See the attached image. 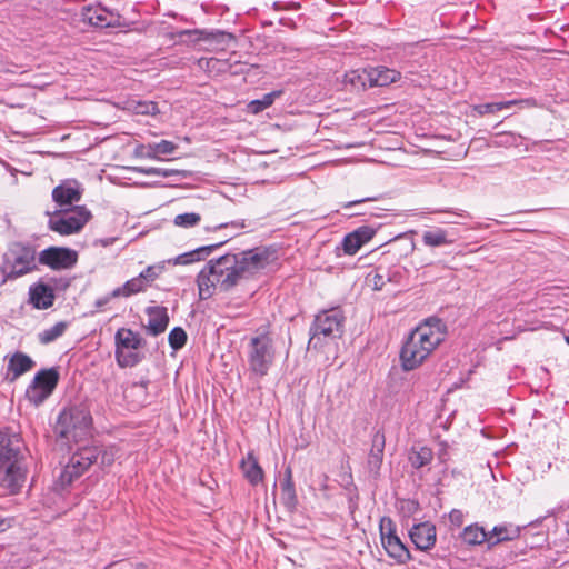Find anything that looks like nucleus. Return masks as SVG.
Wrapping results in <instances>:
<instances>
[{
	"instance_id": "obj_1",
	"label": "nucleus",
	"mask_w": 569,
	"mask_h": 569,
	"mask_svg": "<svg viewBox=\"0 0 569 569\" xmlns=\"http://www.w3.org/2000/svg\"><path fill=\"white\" fill-rule=\"evenodd\" d=\"M447 326L436 317L426 319L406 338L400 350V363L405 371L419 368L446 339Z\"/></svg>"
},
{
	"instance_id": "obj_2",
	"label": "nucleus",
	"mask_w": 569,
	"mask_h": 569,
	"mask_svg": "<svg viewBox=\"0 0 569 569\" xmlns=\"http://www.w3.org/2000/svg\"><path fill=\"white\" fill-rule=\"evenodd\" d=\"M277 357L270 326L258 328L247 345V361L250 372L259 378L267 376Z\"/></svg>"
},
{
	"instance_id": "obj_3",
	"label": "nucleus",
	"mask_w": 569,
	"mask_h": 569,
	"mask_svg": "<svg viewBox=\"0 0 569 569\" xmlns=\"http://www.w3.org/2000/svg\"><path fill=\"white\" fill-rule=\"evenodd\" d=\"M22 441L17 435L9 436L0 431V472L4 471L3 481L14 490L22 486L26 479V466L21 452Z\"/></svg>"
},
{
	"instance_id": "obj_4",
	"label": "nucleus",
	"mask_w": 569,
	"mask_h": 569,
	"mask_svg": "<svg viewBox=\"0 0 569 569\" xmlns=\"http://www.w3.org/2000/svg\"><path fill=\"white\" fill-rule=\"evenodd\" d=\"M345 319L340 308L319 312L310 327L308 349L321 350L330 341L340 338L343 332Z\"/></svg>"
},
{
	"instance_id": "obj_5",
	"label": "nucleus",
	"mask_w": 569,
	"mask_h": 569,
	"mask_svg": "<svg viewBox=\"0 0 569 569\" xmlns=\"http://www.w3.org/2000/svg\"><path fill=\"white\" fill-rule=\"evenodd\" d=\"M48 229L60 236L79 233L91 219V212L86 206H76L74 209L47 210Z\"/></svg>"
},
{
	"instance_id": "obj_6",
	"label": "nucleus",
	"mask_w": 569,
	"mask_h": 569,
	"mask_svg": "<svg viewBox=\"0 0 569 569\" xmlns=\"http://www.w3.org/2000/svg\"><path fill=\"white\" fill-rule=\"evenodd\" d=\"M92 418L89 410L81 406L64 408L58 416L56 432L64 439H77L86 435Z\"/></svg>"
},
{
	"instance_id": "obj_7",
	"label": "nucleus",
	"mask_w": 569,
	"mask_h": 569,
	"mask_svg": "<svg viewBox=\"0 0 569 569\" xmlns=\"http://www.w3.org/2000/svg\"><path fill=\"white\" fill-rule=\"evenodd\" d=\"M143 339L129 328H119L114 335V357L120 368H131L138 365L143 356L139 349Z\"/></svg>"
},
{
	"instance_id": "obj_8",
	"label": "nucleus",
	"mask_w": 569,
	"mask_h": 569,
	"mask_svg": "<svg viewBox=\"0 0 569 569\" xmlns=\"http://www.w3.org/2000/svg\"><path fill=\"white\" fill-rule=\"evenodd\" d=\"M101 449L97 446L79 448L69 459L62 469L59 481L62 487L69 486L72 481L83 475L89 467L97 462Z\"/></svg>"
},
{
	"instance_id": "obj_9",
	"label": "nucleus",
	"mask_w": 569,
	"mask_h": 569,
	"mask_svg": "<svg viewBox=\"0 0 569 569\" xmlns=\"http://www.w3.org/2000/svg\"><path fill=\"white\" fill-rule=\"evenodd\" d=\"M7 277L10 279L19 278L33 271L36 264V250L32 246L22 242H16L6 254Z\"/></svg>"
},
{
	"instance_id": "obj_10",
	"label": "nucleus",
	"mask_w": 569,
	"mask_h": 569,
	"mask_svg": "<svg viewBox=\"0 0 569 569\" xmlns=\"http://www.w3.org/2000/svg\"><path fill=\"white\" fill-rule=\"evenodd\" d=\"M59 381V372L56 368L41 369L36 373L26 390L27 399L34 406L41 405L51 396Z\"/></svg>"
},
{
	"instance_id": "obj_11",
	"label": "nucleus",
	"mask_w": 569,
	"mask_h": 569,
	"mask_svg": "<svg viewBox=\"0 0 569 569\" xmlns=\"http://www.w3.org/2000/svg\"><path fill=\"white\" fill-rule=\"evenodd\" d=\"M210 262L213 266L214 281L222 291H229L243 279L236 254L228 253Z\"/></svg>"
},
{
	"instance_id": "obj_12",
	"label": "nucleus",
	"mask_w": 569,
	"mask_h": 569,
	"mask_svg": "<svg viewBox=\"0 0 569 569\" xmlns=\"http://www.w3.org/2000/svg\"><path fill=\"white\" fill-rule=\"evenodd\" d=\"M276 251L270 247H257L236 254L243 278L252 277L268 267Z\"/></svg>"
},
{
	"instance_id": "obj_13",
	"label": "nucleus",
	"mask_w": 569,
	"mask_h": 569,
	"mask_svg": "<svg viewBox=\"0 0 569 569\" xmlns=\"http://www.w3.org/2000/svg\"><path fill=\"white\" fill-rule=\"evenodd\" d=\"M381 543L390 558L398 563H406L410 560V553L400 538L396 535L393 521L389 517H383L379 525Z\"/></svg>"
},
{
	"instance_id": "obj_14",
	"label": "nucleus",
	"mask_w": 569,
	"mask_h": 569,
	"mask_svg": "<svg viewBox=\"0 0 569 569\" xmlns=\"http://www.w3.org/2000/svg\"><path fill=\"white\" fill-rule=\"evenodd\" d=\"M83 191L84 189L78 180H61L51 192L54 209H74L76 206H79Z\"/></svg>"
},
{
	"instance_id": "obj_15",
	"label": "nucleus",
	"mask_w": 569,
	"mask_h": 569,
	"mask_svg": "<svg viewBox=\"0 0 569 569\" xmlns=\"http://www.w3.org/2000/svg\"><path fill=\"white\" fill-rule=\"evenodd\" d=\"M38 261L52 270H67L76 266L78 252L66 247H49L39 253Z\"/></svg>"
},
{
	"instance_id": "obj_16",
	"label": "nucleus",
	"mask_w": 569,
	"mask_h": 569,
	"mask_svg": "<svg viewBox=\"0 0 569 569\" xmlns=\"http://www.w3.org/2000/svg\"><path fill=\"white\" fill-rule=\"evenodd\" d=\"M118 16L101 6H89L82 9L81 19L94 28L116 27Z\"/></svg>"
},
{
	"instance_id": "obj_17",
	"label": "nucleus",
	"mask_w": 569,
	"mask_h": 569,
	"mask_svg": "<svg viewBox=\"0 0 569 569\" xmlns=\"http://www.w3.org/2000/svg\"><path fill=\"white\" fill-rule=\"evenodd\" d=\"M386 447V437L383 431L377 430L371 439V448L368 453L367 468L369 473L376 479L380 473Z\"/></svg>"
},
{
	"instance_id": "obj_18",
	"label": "nucleus",
	"mask_w": 569,
	"mask_h": 569,
	"mask_svg": "<svg viewBox=\"0 0 569 569\" xmlns=\"http://www.w3.org/2000/svg\"><path fill=\"white\" fill-rule=\"evenodd\" d=\"M409 536L417 549L429 550L436 543V527L428 521L418 523L410 529Z\"/></svg>"
},
{
	"instance_id": "obj_19",
	"label": "nucleus",
	"mask_w": 569,
	"mask_h": 569,
	"mask_svg": "<svg viewBox=\"0 0 569 569\" xmlns=\"http://www.w3.org/2000/svg\"><path fill=\"white\" fill-rule=\"evenodd\" d=\"M148 316L147 332L157 337L164 332L169 325L168 309L163 306L148 307L146 309Z\"/></svg>"
},
{
	"instance_id": "obj_20",
	"label": "nucleus",
	"mask_w": 569,
	"mask_h": 569,
	"mask_svg": "<svg viewBox=\"0 0 569 569\" xmlns=\"http://www.w3.org/2000/svg\"><path fill=\"white\" fill-rule=\"evenodd\" d=\"M29 301L36 309H48L53 305V289L46 283L38 282L29 288Z\"/></svg>"
},
{
	"instance_id": "obj_21",
	"label": "nucleus",
	"mask_w": 569,
	"mask_h": 569,
	"mask_svg": "<svg viewBox=\"0 0 569 569\" xmlns=\"http://www.w3.org/2000/svg\"><path fill=\"white\" fill-rule=\"evenodd\" d=\"M224 241L216 243V244H209V246H202L199 248H196L191 251L184 252L182 254L177 256L173 259L167 260L168 263L172 264H190L193 262L202 261L208 256H210L216 249L220 248Z\"/></svg>"
},
{
	"instance_id": "obj_22",
	"label": "nucleus",
	"mask_w": 569,
	"mask_h": 569,
	"mask_svg": "<svg viewBox=\"0 0 569 569\" xmlns=\"http://www.w3.org/2000/svg\"><path fill=\"white\" fill-rule=\"evenodd\" d=\"M521 527L513 523H500L495 526L490 531L489 548L506 541H512L520 536Z\"/></svg>"
},
{
	"instance_id": "obj_23",
	"label": "nucleus",
	"mask_w": 569,
	"mask_h": 569,
	"mask_svg": "<svg viewBox=\"0 0 569 569\" xmlns=\"http://www.w3.org/2000/svg\"><path fill=\"white\" fill-rule=\"evenodd\" d=\"M244 478L251 486H257L263 480L264 472L252 452H248L240 462Z\"/></svg>"
},
{
	"instance_id": "obj_24",
	"label": "nucleus",
	"mask_w": 569,
	"mask_h": 569,
	"mask_svg": "<svg viewBox=\"0 0 569 569\" xmlns=\"http://www.w3.org/2000/svg\"><path fill=\"white\" fill-rule=\"evenodd\" d=\"M421 241L428 248H439L451 246L455 242V239L450 237V232L448 230L435 227L422 232Z\"/></svg>"
},
{
	"instance_id": "obj_25",
	"label": "nucleus",
	"mask_w": 569,
	"mask_h": 569,
	"mask_svg": "<svg viewBox=\"0 0 569 569\" xmlns=\"http://www.w3.org/2000/svg\"><path fill=\"white\" fill-rule=\"evenodd\" d=\"M34 361L28 355L17 351L12 355L8 362V376L11 381L16 380L23 373L30 371L34 367Z\"/></svg>"
},
{
	"instance_id": "obj_26",
	"label": "nucleus",
	"mask_w": 569,
	"mask_h": 569,
	"mask_svg": "<svg viewBox=\"0 0 569 569\" xmlns=\"http://www.w3.org/2000/svg\"><path fill=\"white\" fill-rule=\"evenodd\" d=\"M280 499L288 511L292 512L297 509L298 497L296 493V488L292 480V471L290 468H287L284 471V479L281 483Z\"/></svg>"
},
{
	"instance_id": "obj_27",
	"label": "nucleus",
	"mask_w": 569,
	"mask_h": 569,
	"mask_svg": "<svg viewBox=\"0 0 569 569\" xmlns=\"http://www.w3.org/2000/svg\"><path fill=\"white\" fill-rule=\"evenodd\" d=\"M213 266L209 261L203 269L198 273L197 284L199 289V296L201 299L210 298L216 287H219V283H216L213 276Z\"/></svg>"
},
{
	"instance_id": "obj_28",
	"label": "nucleus",
	"mask_w": 569,
	"mask_h": 569,
	"mask_svg": "<svg viewBox=\"0 0 569 569\" xmlns=\"http://www.w3.org/2000/svg\"><path fill=\"white\" fill-rule=\"evenodd\" d=\"M148 380H142L139 382H132L129 385L123 393L124 398L132 402V407L134 409L144 406L148 401Z\"/></svg>"
},
{
	"instance_id": "obj_29",
	"label": "nucleus",
	"mask_w": 569,
	"mask_h": 569,
	"mask_svg": "<svg viewBox=\"0 0 569 569\" xmlns=\"http://www.w3.org/2000/svg\"><path fill=\"white\" fill-rule=\"evenodd\" d=\"M401 74L395 69L377 67L369 73L370 86L385 87L400 80Z\"/></svg>"
},
{
	"instance_id": "obj_30",
	"label": "nucleus",
	"mask_w": 569,
	"mask_h": 569,
	"mask_svg": "<svg viewBox=\"0 0 569 569\" xmlns=\"http://www.w3.org/2000/svg\"><path fill=\"white\" fill-rule=\"evenodd\" d=\"M433 451L431 448L421 445H413L408 453V460L413 469H420L431 463Z\"/></svg>"
},
{
	"instance_id": "obj_31",
	"label": "nucleus",
	"mask_w": 569,
	"mask_h": 569,
	"mask_svg": "<svg viewBox=\"0 0 569 569\" xmlns=\"http://www.w3.org/2000/svg\"><path fill=\"white\" fill-rule=\"evenodd\" d=\"M461 537L462 540L470 546H477L483 542H487L489 545L490 540L489 531L485 530V528L479 526L478 523L467 526L463 529Z\"/></svg>"
},
{
	"instance_id": "obj_32",
	"label": "nucleus",
	"mask_w": 569,
	"mask_h": 569,
	"mask_svg": "<svg viewBox=\"0 0 569 569\" xmlns=\"http://www.w3.org/2000/svg\"><path fill=\"white\" fill-rule=\"evenodd\" d=\"M141 154L149 159H157L159 154H171L177 146L168 140H161L157 143H149L147 146H140Z\"/></svg>"
},
{
	"instance_id": "obj_33",
	"label": "nucleus",
	"mask_w": 569,
	"mask_h": 569,
	"mask_svg": "<svg viewBox=\"0 0 569 569\" xmlns=\"http://www.w3.org/2000/svg\"><path fill=\"white\" fill-rule=\"evenodd\" d=\"M148 286L141 278V276H137L128 281H126L122 286L112 290V296H121L128 298L132 295H137L146 291Z\"/></svg>"
},
{
	"instance_id": "obj_34",
	"label": "nucleus",
	"mask_w": 569,
	"mask_h": 569,
	"mask_svg": "<svg viewBox=\"0 0 569 569\" xmlns=\"http://www.w3.org/2000/svg\"><path fill=\"white\" fill-rule=\"evenodd\" d=\"M282 94L281 90H274L269 93L263 94L261 99L252 100L248 103L247 109L248 112L252 114H258L269 108L276 100Z\"/></svg>"
},
{
	"instance_id": "obj_35",
	"label": "nucleus",
	"mask_w": 569,
	"mask_h": 569,
	"mask_svg": "<svg viewBox=\"0 0 569 569\" xmlns=\"http://www.w3.org/2000/svg\"><path fill=\"white\" fill-rule=\"evenodd\" d=\"M67 329L66 322H57L52 327L39 333V341L43 345L50 343L61 337Z\"/></svg>"
},
{
	"instance_id": "obj_36",
	"label": "nucleus",
	"mask_w": 569,
	"mask_h": 569,
	"mask_svg": "<svg viewBox=\"0 0 569 569\" xmlns=\"http://www.w3.org/2000/svg\"><path fill=\"white\" fill-rule=\"evenodd\" d=\"M167 263V261H161L157 264L148 266L139 273L148 287H150V284L160 277L164 271Z\"/></svg>"
},
{
	"instance_id": "obj_37",
	"label": "nucleus",
	"mask_w": 569,
	"mask_h": 569,
	"mask_svg": "<svg viewBox=\"0 0 569 569\" xmlns=\"http://www.w3.org/2000/svg\"><path fill=\"white\" fill-rule=\"evenodd\" d=\"M201 221V216L197 212H184L174 217L173 223L180 228H193Z\"/></svg>"
},
{
	"instance_id": "obj_38",
	"label": "nucleus",
	"mask_w": 569,
	"mask_h": 569,
	"mask_svg": "<svg viewBox=\"0 0 569 569\" xmlns=\"http://www.w3.org/2000/svg\"><path fill=\"white\" fill-rule=\"evenodd\" d=\"M137 172L144 176H157V177H172V176H181V171L177 169H166V168H157V167H139L136 169Z\"/></svg>"
},
{
	"instance_id": "obj_39",
	"label": "nucleus",
	"mask_w": 569,
	"mask_h": 569,
	"mask_svg": "<svg viewBox=\"0 0 569 569\" xmlns=\"http://www.w3.org/2000/svg\"><path fill=\"white\" fill-rule=\"evenodd\" d=\"M168 341L173 350L181 349L187 342V333L181 327H174L168 336Z\"/></svg>"
},
{
	"instance_id": "obj_40",
	"label": "nucleus",
	"mask_w": 569,
	"mask_h": 569,
	"mask_svg": "<svg viewBox=\"0 0 569 569\" xmlns=\"http://www.w3.org/2000/svg\"><path fill=\"white\" fill-rule=\"evenodd\" d=\"M361 247L362 246L359 242V240H357L356 237H353V234L351 232L347 233L343 237L342 242H341V248H342L343 252L348 256L356 254L360 250Z\"/></svg>"
},
{
	"instance_id": "obj_41",
	"label": "nucleus",
	"mask_w": 569,
	"mask_h": 569,
	"mask_svg": "<svg viewBox=\"0 0 569 569\" xmlns=\"http://www.w3.org/2000/svg\"><path fill=\"white\" fill-rule=\"evenodd\" d=\"M377 230L371 226H361L353 230L351 233L356 237L361 246L368 243L376 234Z\"/></svg>"
},
{
	"instance_id": "obj_42",
	"label": "nucleus",
	"mask_w": 569,
	"mask_h": 569,
	"mask_svg": "<svg viewBox=\"0 0 569 569\" xmlns=\"http://www.w3.org/2000/svg\"><path fill=\"white\" fill-rule=\"evenodd\" d=\"M203 63H204V67L209 71H212V70L226 71L227 68L229 67L227 61H221V60H219L217 58L201 59L200 60V66L203 67Z\"/></svg>"
},
{
	"instance_id": "obj_43",
	"label": "nucleus",
	"mask_w": 569,
	"mask_h": 569,
	"mask_svg": "<svg viewBox=\"0 0 569 569\" xmlns=\"http://www.w3.org/2000/svg\"><path fill=\"white\" fill-rule=\"evenodd\" d=\"M247 228V223H246V220H234V221H230V222H223V223H219L214 227H208L207 228V231H218L220 229H224V228Z\"/></svg>"
},
{
	"instance_id": "obj_44",
	"label": "nucleus",
	"mask_w": 569,
	"mask_h": 569,
	"mask_svg": "<svg viewBox=\"0 0 569 569\" xmlns=\"http://www.w3.org/2000/svg\"><path fill=\"white\" fill-rule=\"evenodd\" d=\"M475 109L479 114H488V113L498 112L499 106L497 102H489V103H482V104L476 106Z\"/></svg>"
},
{
	"instance_id": "obj_45",
	"label": "nucleus",
	"mask_w": 569,
	"mask_h": 569,
	"mask_svg": "<svg viewBox=\"0 0 569 569\" xmlns=\"http://www.w3.org/2000/svg\"><path fill=\"white\" fill-rule=\"evenodd\" d=\"M449 520L452 525L460 527L463 523V513L461 510L453 509L449 513Z\"/></svg>"
},
{
	"instance_id": "obj_46",
	"label": "nucleus",
	"mask_w": 569,
	"mask_h": 569,
	"mask_svg": "<svg viewBox=\"0 0 569 569\" xmlns=\"http://www.w3.org/2000/svg\"><path fill=\"white\" fill-rule=\"evenodd\" d=\"M120 296H112V291L103 297H100L96 300L94 306L98 310H103L104 307L111 301L113 298H119Z\"/></svg>"
},
{
	"instance_id": "obj_47",
	"label": "nucleus",
	"mask_w": 569,
	"mask_h": 569,
	"mask_svg": "<svg viewBox=\"0 0 569 569\" xmlns=\"http://www.w3.org/2000/svg\"><path fill=\"white\" fill-rule=\"evenodd\" d=\"M521 108H535L537 107V100L535 98L518 99V104Z\"/></svg>"
},
{
	"instance_id": "obj_48",
	"label": "nucleus",
	"mask_w": 569,
	"mask_h": 569,
	"mask_svg": "<svg viewBox=\"0 0 569 569\" xmlns=\"http://www.w3.org/2000/svg\"><path fill=\"white\" fill-rule=\"evenodd\" d=\"M377 200V198L375 197H367V198H362V199H358V200H353V201H349V202H346L342 204L343 208H351L356 204H359V203H363V202H367V201H375Z\"/></svg>"
},
{
	"instance_id": "obj_49",
	"label": "nucleus",
	"mask_w": 569,
	"mask_h": 569,
	"mask_svg": "<svg viewBox=\"0 0 569 569\" xmlns=\"http://www.w3.org/2000/svg\"><path fill=\"white\" fill-rule=\"evenodd\" d=\"M497 103L499 106V111H501V110L510 108L512 106H517L518 104V99L508 100V101H501V102H497Z\"/></svg>"
},
{
	"instance_id": "obj_50",
	"label": "nucleus",
	"mask_w": 569,
	"mask_h": 569,
	"mask_svg": "<svg viewBox=\"0 0 569 569\" xmlns=\"http://www.w3.org/2000/svg\"><path fill=\"white\" fill-rule=\"evenodd\" d=\"M431 212H432V213H438V212L455 213V214H457V216H459V217H462V218H467V217H469L468 212L462 211V210H461V211H459V212H455V211H452V210H450V209H446V210H433V211H431Z\"/></svg>"
},
{
	"instance_id": "obj_51",
	"label": "nucleus",
	"mask_w": 569,
	"mask_h": 569,
	"mask_svg": "<svg viewBox=\"0 0 569 569\" xmlns=\"http://www.w3.org/2000/svg\"><path fill=\"white\" fill-rule=\"evenodd\" d=\"M359 78L360 77L358 76L357 71H350L349 73L346 74V81L350 82L352 84H357L356 79H359Z\"/></svg>"
},
{
	"instance_id": "obj_52",
	"label": "nucleus",
	"mask_w": 569,
	"mask_h": 569,
	"mask_svg": "<svg viewBox=\"0 0 569 569\" xmlns=\"http://www.w3.org/2000/svg\"><path fill=\"white\" fill-rule=\"evenodd\" d=\"M373 284L376 290H381L383 284V277L380 274H376Z\"/></svg>"
},
{
	"instance_id": "obj_53",
	"label": "nucleus",
	"mask_w": 569,
	"mask_h": 569,
	"mask_svg": "<svg viewBox=\"0 0 569 569\" xmlns=\"http://www.w3.org/2000/svg\"><path fill=\"white\" fill-rule=\"evenodd\" d=\"M192 33L198 34V33H201V31L198 30V29H194V30H183L179 34L183 36V34H192Z\"/></svg>"
},
{
	"instance_id": "obj_54",
	"label": "nucleus",
	"mask_w": 569,
	"mask_h": 569,
	"mask_svg": "<svg viewBox=\"0 0 569 569\" xmlns=\"http://www.w3.org/2000/svg\"><path fill=\"white\" fill-rule=\"evenodd\" d=\"M445 455H446V450H443V452H439V459H440L441 461H445V460H446V459H445Z\"/></svg>"
},
{
	"instance_id": "obj_55",
	"label": "nucleus",
	"mask_w": 569,
	"mask_h": 569,
	"mask_svg": "<svg viewBox=\"0 0 569 569\" xmlns=\"http://www.w3.org/2000/svg\"><path fill=\"white\" fill-rule=\"evenodd\" d=\"M565 341L569 345V332L565 336Z\"/></svg>"
},
{
	"instance_id": "obj_56",
	"label": "nucleus",
	"mask_w": 569,
	"mask_h": 569,
	"mask_svg": "<svg viewBox=\"0 0 569 569\" xmlns=\"http://www.w3.org/2000/svg\"><path fill=\"white\" fill-rule=\"evenodd\" d=\"M2 530H3V521L0 520V531H2Z\"/></svg>"
}]
</instances>
